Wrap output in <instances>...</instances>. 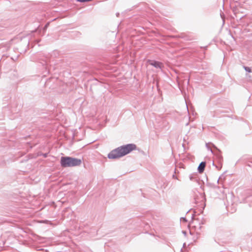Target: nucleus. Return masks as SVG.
<instances>
[{
	"mask_svg": "<svg viewBox=\"0 0 252 252\" xmlns=\"http://www.w3.org/2000/svg\"><path fill=\"white\" fill-rule=\"evenodd\" d=\"M136 149L134 144H128L123 145L112 150L107 156L109 159H115L122 157Z\"/></svg>",
	"mask_w": 252,
	"mask_h": 252,
	"instance_id": "f257e3e1",
	"label": "nucleus"
},
{
	"mask_svg": "<svg viewBox=\"0 0 252 252\" xmlns=\"http://www.w3.org/2000/svg\"><path fill=\"white\" fill-rule=\"evenodd\" d=\"M82 163V159L71 157H62L60 164L63 167L79 166Z\"/></svg>",
	"mask_w": 252,
	"mask_h": 252,
	"instance_id": "f03ea898",
	"label": "nucleus"
},
{
	"mask_svg": "<svg viewBox=\"0 0 252 252\" xmlns=\"http://www.w3.org/2000/svg\"><path fill=\"white\" fill-rule=\"evenodd\" d=\"M8 148L7 146H0V167H3L7 162L12 161V156L5 154Z\"/></svg>",
	"mask_w": 252,
	"mask_h": 252,
	"instance_id": "7ed1b4c3",
	"label": "nucleus"
},
{
	"mask_svg": "<svg viewBox=\"0 0 252 252\" xmlns=\"http://www.w3.org/2000/svg\"><path fill=\"white\" fill-rule=\"evenodd\" d=\"M209 143L206 144V148L210 150L211 153L214 155L215 157V160L217 162L218 164V166L216 165L214 163V162L213 163V165L215 166L218 170H220L222 166V162H223V158L221 155L220 151L216 148V150L215 151H213L211 148L208 146Z\"/></svg>",
	"mask_w": 252,
	"mask_h": 252,
	"instance_id": "20e7f679",
	"label": "nucleus"
},
{
	"mask_svg": "<svg viewBox=\"0 0 252 252\" xmlns=\"http://www.w3.org/2000/svg\"><path fill=\"white\" fill-rule=\"evenodd\" d=\"M150 64L156 68H159L160 69H162L164 67L163 64L162 63L157 61H150Z\"/></svg>",
	"mask_w": 252,
	"mask_h": 252,
	"instance_id": "39448f33",
	"label": "nucleus"
},
{
	"mask_svg": "<svg viewBox=\"0 0 252 252\" xmlns=\"http://www.w3.org/2000/svg\"><path fill=\"white\" fill-rule=\"evenodd\" d=\"M206 166V162L202 161L199 165L197 168L198 171L199 173H203L204 171Z\"/></svg>",
	"mask_w": 252,
	"mask_h": 252,
	"instance_id": "423d86ee",
	"label": "nucleus"
},
{
	"mask_svg": "<svg viewBox=\"0 0 252 252\" xmlns=\"http://www.w3.org/2000/svg\"><path fill=\"white\" fill-rule=\"evenodd\" d=\"M196 175L195 174H190L189 175V179L191 181H197V179H196V177H195Z\"/></svg>",
	"mask_w": 252,
	"mask_h": 252,
	"instance_id": "0eeeda50",
	"label": "nucleus"
},
{
	"mask_svg": "<svg viewBox=\"0 0 252 252\" xmlns=\"http://www.w3.org/2000/svg\"><path fill=\"white\" fill-rule=\"evenodd\" d=\"M244 68L246 70V71H247L249 73H250L252 72V69L249 67L244 66Z\"/></svg>",
	"mask_w": 252,
	"mask_h": 252,
	"instance_id": "6e6552de",
	"label": "nucleus"
},
{
	"mask_svg": "<svg viewBox=\"0 0 252 252\" xmlns=\"http://www.w3.org/2000/svg\"><path fill=\"white\" fill-rule=\"evenodd\" d=\"M200 197L201 198V201H204L205 200V197L204 194H200Z\"/></svg>",
	"mask_w": 252,
	"mask_h": 252,
	"instance_id": "1a4fd4ad",
	"label": "nucleus"
},
{
	"mask_svg": "<svg viewBox=\"0 0 252 252\" xmlns=\"http://www.w3.org/2000/svg\"><path fill=\"white\" fill-rule=\"evenodd\" d=\"M49 25V23H47V24H46V25L44 26V28H43V31L44 32L46 31V29H47L48 26Z\"/></svg>",
	"mask_w": 252,
	"mask_h": 252,
	"instance_id": "9d476101",
	"label": "nucleus"
},
{
	"mask_svg": "<svg viewBox=\"0 0 252 252\" xmlns=\"http://www.w3.org/2000/svg\"><path fill=\"white\" fill-rule=\"evenodd\" d=\"M29 43H30V41H29V39L26 40V41H25V45H26V48L28 47V46L29 45Z\"/></svg>",
	"mask_w": 252,
	"mask_h": 252,
	"instance_id": "9b49d317",
	"label": "nucleus"
},
{
	"mask_svg": "<svg viewBox=\"0 0 252 252\" xmlns=\"http://www.w3.org/2000/svg\"><path fill=\"white\" fill-rule=\"evenodd\" d=\"M43 62H41L43 65H44L47 63V61L46 60H43Z\"/></svg>",
	"mask_w": 252,
	"mask_h": 252,
	"instance_id": "f8f14e48",
	"label": "nucleus"
},
{
	"mask_svg": "<svg viewBox=\"0 0 252 252\" xmlns=\"http://www.w3.org/2000/svg\"><path fill=\"white\" fill-rule=\"evenodd\" d=\"M50 221L48 220H44L42 221L43 222L45 223H48Z\"/></svg>",
	"mask_w": 252,
	"mask_h": 252,
	"instance_id": "ddd939ff",
	"label": "nucleus"
},
{
	"mask_svg": "<svg viewBox=\"0 0 252 252\" xmlns=\"http://www.w3.org/2000/svg\"><path fill=\"white\" fill-rule=\"evenodd\" d=\"M181 219L183 220V221H184L185 222L187 221V220L186 219V218L184 217V218H182Z\"/></svg>",
	"mask_w": 252,
	"mask_h": 252,
	"instance_id": "4468645a",
	"label": "nucleus"
},
{
	"mask_svg": "<svg viewBox=\"0 0 252 252\" xmlns=\"http://www.w3.org/2000/svg\"><path fill=\"white\" fill-rule=\"evenodd\" d=\"M43 157H44V158H46V157H47V156H48V153L44 154L43 155Z\"/></svg>",
	"mask_w": 252,
	"mask_h": 252,
	"instance_id": "2eb2a0df",
	"label": "nucleus"
},
{
	"mask_svg": "<svg viewBox=\"0 0 252 252\" xmlns=\"http://www.w3.org/2000/svg\"><path fill=\"white\" fill-rule=\"evenodd\" d=\"M172 177L174 179H178L176 175H173Z\"/></svg>",
	"mask_w": 252,
	"mask_h": 252,
	"instance_id": "dca6fc26",
	"label": "nucleus"
},
{
	"mask_svg": "<svg viewBox=\"0 0 252 252\" xmlns=\"http://www.w3.org/2000/svg\"><path fill=\"white\" fill-rule=\"evenodd\" d=\"M248 165L250 167H252V162H251L250 164H248Z\"/></svg>",
	"mask_w": 252,
	"mask_h": 252,
	"instance_id": "f3484780",
	"label": "nucleus"
},
{
	"mask_svg": "<svg viewBox=\"0 0 252 252\" xmlns=\"http://www.w3.org/2000/svg\"><path fill=\"white\" fill-rule=\"evenodd\" d=\"M194 217V215L193 214H192L191 216L192 219H193Z\"/></svg>",
	"mask_w": 252,
	"mask_h": 252,
	"instance_id": "a211bd4d",
	"label": "nucleus"
},
{
	"mask_svg": "<svg viewBox=\"0 0 252 252\" xmlns=\"http://www.w3.org/2000/svg\"><path fill=\"white\" fill-rule=\"evenodd\" d=\"M220 178L218 179V180H217V183H219V180H220Z\"/></svg>",
	"mask_w": 252,
	"mask_h": 252,
	"instance_id": "6ab92c4d",
	"label": "nucleus"
},
{
	"mask_svg": "<svg viewBox=\"0 0 252 252\" xmlns=\"http://www.w3.org/2000/svg\"><path fill=\"white\" fill-rule=\"evenodd\" d=\"M149 224H146V228H148V227H149Z\"/></svg>",
	"mask_w": 252,
	"mask_h": 252,
	"instance_id": "aec40b11",
	"label": "nucleus"
},
{
	"mask_svg": "<svg viewBox=\"0 0 252 252\" xmlns=\"http://www.w3.org/2000/svg\"><path fill=\"white\" fill-rule=\"evenodd\" d=\"M186 247V243H184V244H183V247L184 248V247Z\"/></svg>",
	"mask_w": 252,
	"mask_h": 252,
	"instance_id": "412c9836",
	"label": "nucleus"
},
{
	"mask_svg": "<svg viewBox=\"0 0 252 252\" xmlns=\"http://www.w3.org/2000/svg\"><path fill=\"white\" fill-rule=\"evenodd\" d=\"M183 233H184V234H186V231H183Z\"/></svg>",
	"mask_w": 252,
	"mask_h": 252,
	"instance_id": "4be33fe9",
	"label": "nucleus"
},
{
	"mask_svg": "<svg viewBox=\"0 0 252 252\" xmlns=\"http://www.w3.org/2000/svg\"><path fill=\"white\" fill-rule=\"evenodd\" d=\"M196 199H197L195 198V201L197 202L198 201H197V200H196Z\"/></svg>",
	"mask_w": 252,
	"mask_h": 252,
	"instance_id": "5701e85b",
	"label": "nucleus"
},
{
	"mask_svg": "<svg viewBox=\"0 0 252 252\" xmlns=\"http://www.w3.org/2000/svg\"><path fill=\"white\" fill-rule=\"evenodd\" d=\"M201 224H203V222H202L201 223H199V224H200V225Z\"/></svg>",
	"mask_w": 252,
	"mask_h": 252,
	"instance_id": "b1692460",
	"label": "nucleus"
},
{
	"mask_svg": "<svg viewBox=\"0 0 252 252\" xmlns=\"http://www.w3.org/2000/svg\"><path fill=\"white\" fill-rule=\"evenodd\" d=\"M175 173H176V169H175Z\"/></svg>",
	"mask_w": 252,
	"mask_h": 252,
	"instance_id": "393cba45",
	"label": "nucleus"
},
{
	"mask_svg": "<svg viewBox=\"0 0 252 252\" xmlns=\"http://www.w3.org/2000/svg\"><path fill=\"white\" fill-rule=\"evenodd\" d=\"M119 14V13L117 14V16H118Z\"/></svg>",
	"mask_w": 252,
	"mask_h": 252,
	"instance_id": "a878e982",
	"label": "nucleus"
}]
</instances>
